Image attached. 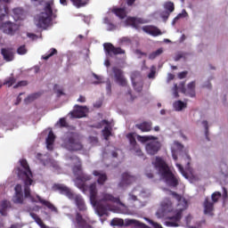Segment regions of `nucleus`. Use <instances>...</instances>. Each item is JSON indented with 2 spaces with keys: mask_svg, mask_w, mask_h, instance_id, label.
Wrapping results in <instances>:
<instances>
[{
  "mask_svg": "<svg viewBox=\"0 0 228 228\" xmlns=\"http://www.w3.org/2000/svg\"><path fill=\"white\" fill-rule=\"evenodd\" d=\"M152 165L156 170H158L161 179H163L165 183L168 184V186L175 188L179 185V180L177 177H175V175L172 173L170 167H168V164H167V161H165L163 158L156 157L155 161L152 162Z\"/></svg>",
  "mask_w": 228,
  "mask_h": 228,
  "instance_id": "7ed1b4c3",
  "label": "nucleus"
},
{
  "mask_svg": "<svg viewBox=\"0 0 228 228\" xmlns=\"http://www.w3.org/2000/svg\"><path fill=\"white\" fill-rule=\"evenodd\" d=\"M12 202L14 204H24V194L23 193L14 194Z\"/></svg>",
  "mask_w": 228,
  "mask_h": 228,
  "instance_id": "7c9ffc66",
  "label": "nucleus"
},
{
  "mask_svg": "<svg viewBox=\"0 0 228 228\" xmlns=\"http://www.w3.org/2000/svg\"><path fill=\"white\" fill-rule=\"evenodd\" d=\"M112 12L119 19H126V9H124V8H116V9H113Z\"/></svg>",
  "mask_w": 228,
  "mask_h": 228,
  "instance_id": "c756f323",
  "label": "nucleus"
},
{
  "mask_svg": "<svg viewBox=\"0 0 228 228\" xmlns=\"http://www.w3.org/2000/svg\"><path fill=\"white\" fill-rule=\"evenodd\" d=\"M30 216L35 220V222L37 224V225L41 226L44 224V221H42V218L38 216V215L35 213H31Z\"/></svg>",
  "mask_w": 228,
  "mask_h": 228,
  "instance_id": "79ce46f5",
  "label": "nucleus"
},
{
  "mask_svg": "<svg viewBox=\"0 0 228 228\" xmlns=\"http://www.w3.org/2000/svg\"><path fill=\"white\" fill-rule=\"evenodd\" d=\"M171 195H173L174 199L177 200L178 208L176 214L173 216H167L168 213H172V211H174V207L170 199H165L161 202L160 208L158 209L156 215L159 218L166 217L168 220H173L166 222V225L167 227H179V224H177V222H180L181 218H183V212L187 209L188 201L175 191H171Z\"/></svg>",
  "mask_w": 228,
  "mask_h": 228,
  "instance_id": "f257e3e1",
  "label": "nucleus"
},
{
  "mask_svg": "<svg viewBox=\"0 0 228 228\" xmlns=\"http://www.w3.org/2000/svg\"><path fill=\"white\" fill-rule=\"evenodd\" d=\"M176 167L179 172H181V174L183 175V177L188 179V174H186V172L184 171V167H183L181 164H176Z\"/></svg>",
  "mask_w": 228,
  "mask_h": 228,
  "instance_id": "3c124183",
  "label": "nucleus"
},
{
  "mask_svg": "<svg viewBox=\"0 0 228 228\" xmlns=\"http://www.w3.org/2000/svg\"><path fill=\"white\" fill-rule=\"evenodd\" d=\"M89 193L91 204L96 207V212L99 216L108 215V211L111 209L110 202H112L113 204H120V198H116L110 193L102 192L97 196V183H95L90 184Z\"/></svg>",
  "mask_w": 228,
  "mask_h": 228,
  "instance_id": "f03ea898",
  "label": "nucleus"
},
{
  "mask_svg": "<svg viewBox=\"0 0 228 228\" xmlns=\"http://www.w3.org/2000/svg\"><path fill=\"white\" fill-rule=\"evenodd\" d=\"M140 188H142V187H140V186L135 187V188H134L132 190L131 192H129V194H128V200H134V202L138 200V197H136V195H134V192L138 191L140 190Z\"/></svg>",
  "mask_w": 228,
  "mask_h": 228,
  "instance_id": "4c0bfd02",
  "label": "nucleus"
},
{
  "mask_svg": "<svg viewBox=\"0 0 228 228\" xmlns=\"http://www.w3.org/2000/svg\"><path fill=\"white\" fill-rule=\"evenodd\" d=\"M55 138L56 136H54L53 131H50L46 138V147L48 151H53V143H54Z\"/></svg>",
  "mask_w": 228,
  "mask_h": 228,
  "instance_id": "bb28decb",
  "label": "nucleus"
},
{
  "mask_svg": "<svg viewBox=\"0 0 228 228\" xmlns=\"http://www.w3.org/2000/svg\"><path fill=\"white\" fill-rule=\"evenodd\" d=\"M131 79L135 92H142V90H143V83L137 82L142 79V77H131Z\"/></svg>",
  "mask_w": 228,
  "mask_h": 228,
  "instance_id": "b1692460",
  "label": "nucleus"
},
{
  "mask_svg": "<svg viewBox=\"0 0 228 228\" xmlns=\"http://www.w3.org/2000/svg\"><path fill=\"white\" fill-rule=\"evenodd\" d=\"M107 92H108V94H111V84L110 83L107 84Z\"/></svg>",
  "mask_w": 228,
  "mask_h": 228,
  "instance_id": "69168bd1",
  "label": "nucleus"
},
{
  "mask_svg": "<svg viewBox=\"0 0 228 228\" xmlns=\"http://www.w3.org/2000/svg\"><path fill=\"white\" fill-rule=\"evenodd\" d=\"M76 8H83L90 3V0H69Z\"/></svg>",
  "mask_w": 228,
  "mask_h": 228,
  "instance_id": "cd10ccee",
  "label": "nucleus"
},
{
  "mask_svg": "<svg viewBox=\"0 0 228 228\" xmlns=\"http://www.w3.org/2000/svg\"><path fill=\"white\" fill-rule=\"evenodd\" d=\"M202 126L205 128V136H206L207 140L209 141V125H208V121H206V120L202 121Z\"/></svg>",
  "mask_w": 228,
  "mask_h": 228,
  "instance_id": "37998d69",
  "label": "nucleus"
},
{
  "mask_svg": "<svg viewBox=\"0 0 228 228\" xmlns=\"http://www.w3.org/2000/svg\"><path fill=\"white\" fill-rule=\"evenodd\" d=\"M215 208V204L209 200L206 199L204 202V213L205 215H211L213 213V209Z\"/></svg>",
  "mask_w": 228,
  "mask_h": 228,
  "instance_id": "393cba45",
  "label": "nucleus"
},
{
  "mask_svg": "<svg viewBox=\"0 0 228 228\" xmlns=\"http://www.w3.org/2000/svg\"><path fill=\"white\" fill-rule=\"evenodd\" d=\"M21 181L24 184V197L28 199V197H31V189L29 187L33 184V178H24Z\"/></svg>",
  "mask_w": 228,
  "mask_h": 228,
  "instance_id": "a211bd4d",
  "label": "nucleus"
},
{
  "mask_svg": "<svg viewBox=\"0 0 228 228\" xmlns=\"http://www.w3.org/2000/svg\"><path fill=\"white\" fill-rule=\"evenodd\" d=\"M54 5L53 1H49L45 4L44 12H42L37 18V28L47 29L49 25L53 21V6Z\"/></svg>",
  "mask_w": 228,
  "mask_h": 228,
  "instance_id": "39448f33",
  "label": "nucleus"
},
{
  "mask_svg": "<svg viewBox=\"0 0 228 228\" xmlns=\"http://www.w3.org/2000/svg\"><path fill=\"white\" fill-rule=\"evenodd\" d=\"M102 134H103L104 140L108 142V140H110V136L111 135V130L110 129V127L104 126L102 130Z\"/></svg>",
  "mask_w": 228,
  "mask_h": 228,
  "instance_id": "ea45409f",
  "label": "nucleus"
},
{
  "mask_svg": "<svg viewBox=\"0 0 228 228\" xmlns=\"http://www.w3.org/2000/svg\"><path fill=\"white\" fill-rule=\"evenodd\" d=\"M222 197V193L216 191L212 194V200L213 202H218V199Z\"/></svg>",
  "mask_w": 228,
  "mask_h": 228,
  "instance_id": "603ef678",
  "label": "nucleus"
},
{
  "mask_svg": "<svg viewBox=\"0 0 228 228\" xmlns=\"http://www.w3.org/2000/svg\"><path fill=\"white\" fill-rule=\"evenodd\" d=\"M164 9L166 10V12L172 13L174 12V10H175V6L174 5L173 2H166L164 4Z\"/></svg>",
  "mask_w": 228,
  "mask_h": 228,
  "instance_id": "f704fd0d",
  "label": "nucleus"
},
{
  "mask_svg": "<svg viewBox=\"0 0 228 228\" xmlns=\"http://www.w3.org/2000/svg\"><path fill=\"white\" fill-rule=\"evenodd\" d=\"M128 138H129V142H130V145H131V151H133V149H136V147H138V143L136 142V138H134V136H133V134H128Z\"/></svg>",
  "mask_w": 228,
  "mask_h": 228,
  "instance_id": "58836bf2",
  "label": "nucleus"
},
{
  "mask_svg": "<svg viewBox=\"0 0 228 228\" xmlns=\"http://www.w3.org/2000/svg\"><path fill=\"white\" fill-rule=\"evenodd\" d=\"M92 179H78L77 176L75 180V184L77 187H78L79 190H81L82 191H86V181H91Z\"/></svg>",
  "mask_w": 228,
  "mask_h": 228,
  "instance_id": "a878e982",
  "label": "nucleus"
},
{
  "mask_svg": "<svg viewBox=\"0 0 228 228\" xmlns=\"http://www.w3.org/2000/svg\"><path fill=\"white\" fill-rule=\"evenodd\" d=\"M142 30L144 31V33L151 35V37H159V35H163L161 30L156 26H144L142 27Z\"/></svg>",
  "mask_w": 228,
  "mask_h": 228,
  "instance_id": "f3484780",
  "label": "nucleus"
},
{
  "mask_svg": "<svg viewBox=\"0 0 228 228\" xmlns=\"http://www.w3.org/2000/svg\"><path fill=\"white\" fill-rule=\"evenodd\" d=\"M69 200H74L78 211H86V203L81 194L74 193L72 198H69Z\"/></svg>",
  "mask_w": 228,
  "mask_h": 228,
  "instance_id": "2eb2a0df",
  "label": "nucleus"
},
{
  "mask_svg": "<svg viewBox=\"0 0 228 228\" xmlns=\"http://www.w3.org/2000/svg\"><path fill=\"white\" fill-rule=\"evenodd\" d=\"M60 127H69V123H67V119L65 118H61L59 119Z\"/></svg>",
  "mask_w": 228,
  "mask_h": 228,
  "instance_id": "de8ad7c7",
  "label": "nucleus"
},
{
  "mask_svg": "<svg viewBox=\"0 0 228 228\" xmlns=\"http://www.w3.org/2000/svg\"><path fill=\"white\" fill-rule=\"evenodd\" d=\"M27 85H28V81L21 80V81L18 82L15 86H13V88H19L20 86H27Z\"/></svg>",
  "mask_w": 228,
  "mask_h": 228,
  "instance_id": "6e6d98bb",
  "label": "nucleus"
},
{
  "mask_svg": "<svg viewBox=\"0 0 228 228\" xmlns=\"http://www.w3.org/2000/svg\"><path fill=\"white\" fill-rule=\"evenodd\" d=\"M1 54L5 61H13V52L12 48H2Z\"/></svg>",
  "mask_w": 228,
  "mask_h": 228,
  "instance_id": "5701e85b",
  "label": "nucleus"
},
{
  "mask_svg": "<svg viewBox=\"0 0 228 228\" xmlns=\"http://www.w3.org/2000/svg\"><path fill=\"white\" fill-rule=\"evenodd\" d=\"M75 159H77L78 165L75 166L73 167V174L74 175H76L77 177V179H92V175H86L85 173H83V167L81 166V159H79V158L75 157Z\"/></svg>",
  "mask_w": 228,
  "mask_h": 228,
  "instance_id": "ddd939ff",
  "label": "nucleus"
},
{
  "mask_svg": "<svg viewBox=\"0 0 228 228\" xmlns=\"http://www.w3.org/2000/svg\"><path fill=\"white\" fill-rule=\"evenodd\" d=\"M93 175H94L95 177H98L97 183L101 186H104V183H106V181H108V175H106V173H101L97 170H94L93 172Z\"/></svg>",
  "mask_w": 228,
  "mask_h": 228,
  "instance_id": "412c9836",
  "label": "nucleus"
},
{
  "mask_svg": "<svg viewBox=\"0 0 228 228\" xmlns=\"http://www.w3.org/2000/svg\"><path fill=\"white\" fill-rule=\"evenodd\" d=\"M20 165L23 168L18 167V177L20 179H33V173L31 172V168L29 167V164H28V160L23 159L20 160Z\"/></svg>",
  "mask_w": 228,
  "mask_h": 228,
  "instance_id": "423d86ee",
  "label": "nucleus"
},
{
  "mask_svg": "<svg viewBox=\"0 0 228 228\" xmlns=\"http://www.w3.org/2000/svg\"><path fill=\"white\" fill-rule=\"evenodd\" d=\"M179 87H177V84L175 85V91H174V95L175 98L179 97V93L177 92V89Z\"/></svg>",
  "mask_w": 228,
  "mask_h": 228,
  "instance_id": "e2e57ef3",
  "label": "nucleus"
},
{
  "mask_svg": "<svg viewBox=\"0 0 228 228\" xmlns=\"http://www.w3.org/2000/svg\"><path fill=\"white\" fill-rule=\"evenodd\" d=\"M77 102H86V97H85L84 95H80L79 98L77 100Z\"/></svg>",
  "mask_w": 228,
  "mask_h": 228,
  "instance_id": "680f3d73",
  "label": "nucleus"
},
{
  "mask_svg": "<svg viewBox=\"0 0 228 228\" xmlns=\"http://www.w3.org/2000/svg\"><path fill=\"white\" fill-rule=\"evenodd\" d=\"M54 54H58V50H56V48H51L45 55L42 56V58L43 60L47 61L49 58H52V56H54Z\"/></svg>",
  "mask_w": 228,
  "mask_h": 228,
  "instance_id": "c9c22d12",
  "label": "nucleus"
},
{
  "mask_svg": "<svg viewBox=\"0 0 228 228\" xmlns=\"http://www.w3.org/2000/svg\"><path fill=\"white\" fill-rule=\"evenodd\" d=\"M137 140L141 142V143H145L146 142H151L152 140H158V137L154 135H138Z\"/></svg>",
  "mask_w": 228,
  "mask_h": 228,
  "instance_id": "c85d7f7f",
  "label": "nucleus"
},
{
  "mask_svg": "<svg viewBox=\"0 0 228 228\" xmlns=\"http://www.w3.org/2000/svg\"><path fill=\"white\" fill-rule=\"evenodd\" d=\"M150 224H151V225L154 228H163V226H161V224H158V223H154L152 220H149Z\"/></svg>",
  "mask_w": 228,
  "mask_h": 228,
  "instance_id": "052dcab7",
  "label": "nucleus"
},
{
  "mask_svg": "<svg viewBox=\"0 0 228 228\" xmlns=\"http://www.w3.org/2000/svg\"><path fill=\"white\" fill-rule=\"evenodd\" d=\"M15 194L22 193V185L20 183H18L14 187Z\"/></svg>",
  "mask_w": 228,
  "mask_h": 228,
  "instance_id": "4d7b16f0",
  "label": "nucleus"
},
{
  "mask_svg": "<svg viewBox=\"0 0 228 228\" xmlns=\"http://www.w3.org/2000/svg\"><path fill=\"white\" fill-rule=\"evenodd\" d=\"M136 0H126V4L127 6H133V4H134Z\"/></svg>",
  "mask_w": 228,
  "mask_h": 228,
  "instance_id": "0e129e2a",
  "label": "nucleus"
},
{
  "mask_svg": "<svg viewBox=\"0 0 228 228\" xmlns=\"http://www.w3.org/2000/svg\"><path fill=\"white\" fill-rule=\"evenodd\" d=\"M28 38H32V40H35V38H37V35H35V34H28Z\"/></svg>",
  "mask_w": 228,
  "mask_h": 228,
  "instance_id": "774afa93",
  "label": "nucleus"
},
{
  "mask_svg": "<svg viewBox=\"0 0 228 228\" xmlns=\"http://www.w3.org/2000/svg\"><path fill=\"white\" fill-rule=\"evenodd\" d=\"M112 72L114 74L115 82L119 85V86H127V79L124 76V70L120 68L113 67Z\"/></svg>",
  "mask_w": 228,
  "mask_h": 228,
  "instance_id": "6e6552de",
  "label": "nucleus"
},
{
  "mask_svg": "<svg viewBox=\"0 0 228 228\" xmlns=\"http://www.w3.org/2000/svg\"><path fill=\"white\" fill-rule=\"evenodd\" d=\"M174 108L176 111H182L186 108V103H184L183 101H177L174 103Z\"/></svg>",
  "mask_w": 228,
  "mask_h": 228,
  "instance_id": "2f4dec72",
  "label": "nucleus"
},
{
  "mask_svg": "<svg viewBox=\"0 0 228 228\" xmlns=\"http://www.w3.org/2000/svg\"><path fill=\"white\" fill-rule=\"evenodd\" d=\"M53 92H55V94H57L58 97H61V95H65V93H63L62 89H60V86H58V85H54Z\"/></svg>",
  "mask_w": 228,
  "mask_h": 228,
  "instance_id": "49530a36",
  "label": "nucleus"
},
{
  "mask_svg": "<svg viewBox=\"0 0 228 228\" xmlns=\"http://www.w3.org/2000/svg\"><path fill=\"white\" fill-rule=\"evenodd\" d=\"M38 97H40V94L38 93L29 94L27 98H25L24 102L26 104H29V102H33V101L38 99Z\"/></svg>",
  "mask_w": 228,
  "mask_h": 228,
  "instance_id": "72a5a7b5",
  "label": "nucleus"
},
{
  "mask_svg": "<svg viewBox=\"0 0 228 228\" xmlns=\"http://www.w3.org/2000/svg\"><path fill=\"white\" fill-rule=\"evenodd\" d=\"M186 53H178L175 57V61H179V60H181L182 58H186Z\"/></svg>",
  "mask_w": 228,
  "mask_h": 228,
  "instance_id": "864d4df0",
  "label": "nucleus"
},
{
  "mask_svg": "<svg viewBox=\"0 0 228 228\" xmlns=\"http://www.w3.org/2000/svg\"><path fill=\"white\" fill-rule=\"evenodd\" d=\"M37 199L38 202L42 204V206H45V208H47L48 209H50V211H53V213H58V208L54 207L53 203H51V201L42 199V197H40L39 195H37Z\"/></svg>",
  "mask_w": 228,
  "mask_h": 228,
  "instance_id": "4be33fe9",
  "label": "nucleus"
},
{
  "mask_svg": "<svg viewBox=\"0 0 228 228\" xmlns=\"http://www.w3.org/2000/svg\"><path fill=\"white\" fill-rule=\"evenodd\" d=\"M184 85H186L185 82H182L179 85L180 92L185 95H189V97H195V81L189 83L187 88L184 86Z\"/></svg>",
  "mask_w": 228,
  "mask_h": 228,
  "instance_id": "f8f14e48",
  "label": "nucleus"
},
{
  "mask_svg": "<svg viewBox=\"0 0 228 228\" xmlns=\"http://www.w3.org/2000/svg\"><path fill=\"white\" fill-rule=\"evenodd\" d=\"M16 81L17 79H15V77H10L4 80V85H7V86H12Z\"/></svg>",
  "mask_w": 228,
  "mask_h": 228,
  "instance_id": "a18cd8bd",
  "label": "nucleus"
},
{
  "mask_svg": "<svg viewBox=\"0 0 228 228\" xmlns=\"http://www.w3.org/2000/svg\"><path fill=\"white\" fill-rule=\"evenodd\" d=\"M53 191H59V193H61V195H66V197H68V199L69 200L74 197V192L72 191V190H70V188H69L65 184L54 183L53 185Z\"/></svg>",
  "mask_w": 228,
  "mask_h": 228,
  "instance_id": "9d476101",
  "label": "nucleus"
},
{
  "mask_svg": "<svg viewBox=\"0 0 228 228\" xmlns=\"http://www.w3.org/2000/svg\"><path fill=\"white\" fill-rule=\"evenodd\" d=\"M132 151H134L136 156H139L140 158H144L143 151H142V149H140V146H136V148L132 149Z\"/></svg>",
  "mask_w": 228,
  "mask_h": 228,
  "instance_id": "09e8293b",
  "label": "nucleus"
},
{
  "mask_svg": "<svg viewBox=\"0 0 228 228\" xmlns=\"http://www.w3.org/2000/svg\"><path fill=\"white\" fill-rule=\"evenodd\" d=\"M128 21H130L131 24H132L133 26H134V24H135V22H136V19H134V18H129V19H128Z\"/></svg>",
  "mask_w": 228,
  "mask_h": 228,
  "instance_id": "338daca9",
  "label": "nucleus"
},
{
  "mask_svg": "<svg viewBox=\"0 0 228 228\" xmlns=\"http://www.w3.org/2000/svg\"><path fill=\"white\" fill-rule=\"evenodd\" d=\"M75 224H77V228H94V226L86 222V219L83 218V216L79 212L76 213Z\"/></svg>",
  "mask_w": 228,
  "mask_h": 228,
  "instance_id": "dca6fc26",
  "label": "nucleus"
},
{
  "mask_svg": "<svg viewBox=\"0 0 228 228\" xmlns=\"http://www.w3.org/2000/svg\"><path fill=\"white\" fill-rule=\"evenodd\" d=\"M163 54V48H159L157 51L150 53L149 60H156L158 56H161Z\"/></svg>",
  "mask_w": 228,
  "mask_h": 228,
  "instance_id": "e433bc0d",
  "label": "nucleus"
},
{
  "mask_svg": "<svg viewBox=\"0 0 228 228\" xmlns=\"http://www.w3.org/2000/svg\"><path fill=\"white\" fill-rule=\"evenodd\" d=\"M17 53L20 55H24V54H28V48L26 47V45H20V47H18L17 49Z\"/></svg>",
  "mask_w": 228,
  "mask_h": 228,
  "instance_id": "c03bdc74",
  "label": "nucleus"
},
{
  "mask_svg": "<svg viewBox=\"0 0 228 228\" xmlns=\"http://www.w3.org/2000/svg\"><path fill=\"white\" fill-rule=\"evenodd\" d=\"M107 29H108V31H114V29H117V26H115V24H113L111 22L108 23Z\"/></svg>",
  "mask_w": 228,
  "mask_h": 228,
  "instance_id": "13d9d810",
  "label": "nucleus"
},
{
  "mask_svg": "<svg viewBox=\"0 0 228 228\" xmlns=\"http://www.w3.org/2000/svg\"><path fill=\"white\" fill-rule=\"evenodd\" d=\"M170 13L168 11H164L161 12L160 17L163 19V20L167 21L168 20V17H170Z\"/></svg>",
  "mask_w": 228,
  "mask_h": 228,
  "instance_id": "8fccbe9b",
  "label": "nucleus"
},
{
  "mask_svg": "<svg viewBox=\"0 0 228 228\" xmlns=\"http://www.w3.org/2000/svg\"><path fill=\"white\" fill-rule=\"evenodd\" d=\"M125 225L126 227H129V225H132L134 228H151L149 225L136 220V219H126Z\"/></svg>",
  "mask_w": 228,
  "mask_h": 228,
  "instance_id": "6ab92c4d",
  "label": "nucleus"
},
{
  "mask_svg": "<svg viewBox=\"0 0 228 228\" xmlns=\"http://www.w3.org/2000/svg\"><path fill=\"white\" fill-rule=\"evenodd\" d=\"M112 227H122L124 226V219L113 218L110 222Z\"/></svg>",
  "mask_w": 228,
  "mask_h": 228,
  "instance_id": "473e14b6",
  "label": "nucleus"
},
{
  "mask_svg": "<svg viewBox=\"0 0 228 228\" xmlns=\"http://www.w3.org/2000/svg\"><path fill=\"white\" fill-rule=\"evenodd\" d=\"M136 182V176L132 175L129 173H123L121 176V181L118 183L119 188H126Z\"/></svg>",
  "mask_w": 228,
  "mask_h": 228,
  "instance_id": "4468645a",
  "label": "nucleus"
},
{
  "mask_svg": "<svg viewBox=\"0 0 228 228\" xmlns=\"http://www.w3.org/2000/svg\"><path fill=\"white\" fill-rule=\"evenodd\" d=\"M63 147L67 151L77 152L83 151V142H81V135L76 132H69L63 139Z\"/></svg>",
  "mask_w": 228,
  "mask_h": 228,
  "instance_id": "20e7f679",
  "label": "nucleus"
},
{
  "mask_svg": "<svg viewBox=\"0 0 228 228\" xmlns=\"http://www.w3.org/2000/svg\"><path fill=\"white\" fill-rule=\"evenodd\" d=\"M86 111H88V107L76 104L74 110L69 112V115L71 118H83L86 117Z\"/></svg>",
  "mask_w": 228,
  "mask_h": 228,
  "instance_id": "9b49d317",
  "label": "nucleus"
},
{
  "mask_svg": "<svg viewBox=\"0 0 228 228\" xmlns=\"http://www.w3.org/2000/svg\"><path fill=\"white\" fill-rule=\"evenodd\" d=\"M12 12L14 13L16 19H20V17H22V15L24 14V10H22V8H14L12 10Z\"/></svg>",
  "mask_w": 228,
  "mask_h": 228,
  "instance_id": "a19ab883",
  "label": "nucleus"
},
{
  "mask_svg": "<svg viewBox=\"0 0 228 228\" xmlns=\"http://www.w3.org/2000/svg\"><path fill=\"white\" fill-rule=\"evenodd\" d=\"M145 150L150 156H156V153L159 152L161 150V142H159V141L151 140V142L146 143Z\"/></svg>",
  "mask_w": 228,
  "mask_h": 228,
  "instance_id": "1a4fd4ad",
  "label": "nucleus"
},
{
  "mask_svg": "<svg viewBox=\"0 0 228 228\" xmlns=\"http://www.w3.org/2000/svg\"><path fill=\"white\" fill-rule=\"evenodd\" d=\"M103 48L105 51L106 56H110L113 58V56H117L118 54H126V51L121 49L120 47H115L111 43H105L103 45Z\"/></svg>",
  "mask_w": 228,
  "mask_h": 228,
  "instance_id": "0eeeda50",
  "label": "nucleus"
},
{
  "mask_svg": "<svg viewBox=\"0 0 228 228\" xmlns=\"http://www.w3.org/2000/svg\"><path fill=\"white\" fill-rule=\"evenodd\" d=\"M188 76V71H182L178 74L179 79H184Z\"/></svg>",
  "mask_w": 228,
  "mask_h": 228,
  "instance_id": "bf43d9fd",
  "label": "nucleus"
},
{
  "mask_svg": "<svg viewBox=\"0 0 228 228\" xmlns=\"http://www.w3.org/2000/svg\"><path fill=\"white\" fill-rule=\"evenodd\" d=\"M149 79H154L156 77V68L152 67L151 72L148 75Z\"/></svg>",
  "mask_w": 228,
  "mask_h": 228,
  "instance_id": "5fc2aeb1",
  "label": "nucleus"
},
{
  "mask_svg": "<svg viewBox=\"0 0 228 228\" xmlns=\"http://www.w3.org/2000/svg\"><path fill=\"white\" fill-rule=\"evenodd\" d=\"M135 127L137 129H140V131H142V133H149L150 131L152 130V122L144 121L142 123L136 124Z\"/></svg>",
  "mask_w": 228,
  "mask_h": 228,
  "instance_id": "aec40b11",
  "label": "nucleus"
}]
</instances>
